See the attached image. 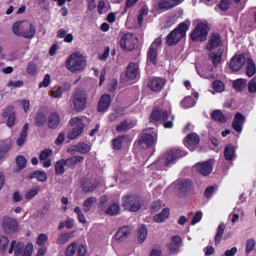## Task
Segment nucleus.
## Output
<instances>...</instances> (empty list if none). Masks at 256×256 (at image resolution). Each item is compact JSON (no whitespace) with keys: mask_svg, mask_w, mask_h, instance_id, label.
<instances>
[{"mask_svg":"<svg viewBox=\"0 0 256 256\" xmlns=\"http://www.w3.org/2000/svg\"><path fill=\"white\" fill-rule=\"evenodd\" d=\"M60 120L59 116L56 113L53 112L48 118V126L50 128L54 129L58 126Z\"/></svg>","mask_w":256,"mask_h":256,"instance_id":"obj_24","label":"nucleus"},{"mask_svg":"<svg viewBox=\"0 0 256 256\" xmlns=\"http://www.w3.org/2000/svg\"><path fill=\"white\" fill-rule=\"evenodd\" d=\"M126 140V136H121L113 140V148L115 150H120L124 140Z\"/></svg>","mask_w":256,"mask_h":256,"instance_id":"obj_45","label":"nucleus"},{"mask_svg":"<svg viewBox=\"0 0 256 256\" xmlns=\"http://www.w3.org/2000/svg\"><path fill=\"white\" fill-rule=\"evenodd\" d=\"M248 90L250 93L256 92V76L248 82Z\"/></svg>","mask_w":256,"mask_h":256,"instance_id":"obj_54","label":"nucleus"},{"mask_svg":"<svg viewBox=\"0 0 256 256\" xmlns=\"http://www.w3.org/2000/svg\"><path fill=\"white\" fill-rule=\"evenodd\" d=\"M33 250V245L31 243L28 244L26 246L24 252L22 254V256H30Z\"/></svg>","mask_w":256,"mask_h":256,"instance_id":"obj_58","label":"nucleus"},{"mask_svg":"<svg viewBox=\"0 0 256 256\" xmlns=\"http://www.w3.org/2000/svg\"><path fill=\"white\" fill-rule=\"evenodd\" d=\"M96 188V186L90 182H86L82 184V188L86 192L93 191Z\"/></svg>","mask_w":256,"mask_h":256,"instance_id":"obj_56","label":"nucleus"},{"mask_svg":"<svg viewBox=\"0 0 256 256\" xmlns=\"http://www.w3.org/2000/svg\"><path fill=\"white\" fill-rule=\"evenodd\" d=\"M184 155L180 150H174L168 152L161 156L156 162V164L160 165L162 169L164 166H168L173 164L176 158H181Z\"/></svg>","mask_w":256,"mask_h":256,"instance_id":"obj_5","label":"nucleus"},{"mask_svg":"<svg viewBox=\"0 0 256 256\" xmlns=\"http://www.w3.org/2000/svg\"><path fill=\"white\" fill-rule=\"evenodd\" d=\"M26 70L28 74L31 75L34 74L36 71V64L34 62H29Z\"/></svg>","mask_w":256,"mask_h":256,"instance_id":"obj_59","label":"nucleus"},{"mask_svg":"<svg viewBox=\"0 0 256 256\" xmlns=\"http://www.w3.org/2000/svg\"><path fill=\"white\" fill-rule=\"evenodd\" d=\"M212 160L203 162L197 163L195 164L196 170L203 176H207L212 171Z\"/></svg>","mask_w":256,"mask_h":256,"instance_id":"obj_15","label":"nucleus"},{"mask_svg":"<svg viewBox=\"0 0 256 256\" xmlns=\"http://www.w3.org/2000/svg\"><path fill=\"white\" fill-rule=\"evenodd\" d=\"M86 66V61L84 56L78 52L70 54L66 61V68L72 72H76L84 70Z\"/></svg>","mask_w":256,"mask_h":256,"instance_id":"obj_1","label":"nucleus"},{"mask_svg":"<svg viewBox=\"0 0 256 256\" xmlns=\"http://www.w3.org/2000/svg\"><path fill=\"white\" fill-rule=\"evenodd\" d=\"M12 200L14 202H19L22 200V195L18 192H14L12 195Z\"/></svg>","mask_w":256,"mask_h":256,"instance_id":"obj_64","label":"nucleus"},{"mask_svg":"<svg viewBox=\"0 0 256 256\" xmlns=\"http://www.w3.org/2000/svg\"><path fill=\"white\" fill-rule=\"evenodd\" d=\"M77 248V244L76 242H72L68 246L65 250L66 256H73Z\"/></svg>","mask_w":256,"mask_h":256,"instance_id":"obj_47","label":"nucleus"},{"mask_svg":"<svg viewBox=\"0 0 256 256\" xmlns=\"http://www.w3.org/2000/svg\"><path fill=\"white\" fill-rule=\"evenodd\" d=\"M52 150L50 149H46L42 151L40 156V160H47V158L52 154Z\"/></svg>","mask_w":256,"mask_h":256,"instance_id":"obj_57","label":"nucleus"},{"mask_svg":"<svg viewBox=\"0 0 256 256\" xmlns=\"http://www.w3.org/2000/svg\"><path fill=\"white\" fill-rule=\"evenodd\" d=\"M147 236V230L144 226H140L138 229V241L140 244L143 242Z\"/></svg>","mask_w":256,"mask_h":256,"instance_id":"obj_37","label":"nucleus"},{"mask_svg":"<svg viewBox=\"0 0 256 256\" xmlns=\"http://www.w3.org/2000/svg\"><path fill=\"white\" fill-rule=\"evenodd\" d=\"M130 233L129 227L124 226L116 234L115 238L116 240L122 241L127 238Z\"/></svg>","mask_w":256,"mask_h":256,"instance_id":"obj_23","label":"nucleus"},{"mask_svg":"<svg viewBox=\"0 0 256 256\" xmlns=\"http://www.w3.org/2000/svg\"><path fill=\"white\" fill-rule=\"evenodd\" d=\"M211 118L215 121L220 123L226 122L228 119V117L225 116L219 110L213 111L211 114Z\"/></svg>","mask_w":256,"mask_h":256,"instance_id":"obj_26","label":"nucleus"},{"mask_svg":"<svg viewBox=\"0 0 256 256\" xmlns=\"http://www.w3.org/2000/svg\"><path fill=\"white\" fill-rule=\"evenodd\" d=\"M164 79L160 78H150L147 83V86L149 88L154 92H159L160 90L165 84Z\"/></svg>","mask_w":256,"mask_h":256,"instance_id":"obj_12","label":"nucleus"},{"mask_svg":"<svg viewBox=\"0 0 256 256\" xmlns=\"http://www.w3.org/2000/svg\"><path fill=\"white\" fill-rule=\"evenodd\" d=\"M182 243V239L180 236H172L171 238V242L167 245L170 253L172 254L178 253Z\"/></svg>","mask_w":256,"mask_h":256,"instance_id":"obj_16","label":"nucleus"},{"mask_svg":"<svg viewBox=\"0 0 256 256\" xmlns=\"http://www.w3.org/2000/svg\"><path fill=\"white\" fill-rule=\"evenodd\" d=\"M174 118V116L168 114L166 110L156 108L154 109L150 118L152 122H164L163 126L164 128H170L173 126Z\"/></svg>","mask_w":256,"mask_h":256,"instance_id":"obj_2","label":"nucleus"},{"mask_svg":"<svg viewBox=\"0 0 256 256\" xmlns=\"http://www.w3.org/2000/svg\"><path fill=\"white\" fill-rule=\"evenodd\" d=\"M74 148L76 151L82 154H86L90 150V146L84 142L76 144Z\"/></svg>","mask_w":256,"mask_h":256,"instance_id":"obj_34","label":"nucleus"},{"mask_svg":"<svg viewBox=\"0 0 256 256\" xmlns=\"http://www.w3.org/2000/svg\"><path fill=\"white\" fill-rule=\"evenodd\" d=\"M96 202V199L94 197H90L87 198L84 202V212L89 211L92 207L93 204Z\"/></svg>","mask_w":256,"mask_h":256,"instance_id":"obj_46","label":"nucleus"},{"mask_svg":"<svg viewBox=\"0 0 256 256\" xmlns=\"http://www.w3.org/2000/svg\"><path fill=\"white\" fill-rule=\"evenodd\" d=\"M34 120V125L37 126H42L46 124L47 118L44 114L38 113Z\"/></svg>","mask_w":256,"mask_h":256,"instance_id":"obj_35","label":"nucleus"},{"mask_svg":"<svg viewBox=\"0 0 256 256\" xmlns=\"http://www.w3.org/2000/svg\"><path fill=\"white\" fill-rule=\"evenodd\" d=\"M12 141L10 139L8 138L3 141H1L0 143V149L4 152L5 154L10 150L12 147Z\"/></svg>","mask_w":256,"mask_h":256,"instance_id":"obj_44","label":"nucleus"},{"mask_svg":"<svg viewBox=\"0 0 256 256\" xmlns=\"http://www.w3.org/2000/svg\"><path fill=\"white\" fill-rule=\"evenodd\" d=\"M190 182L188 180H183L178 182L176 188L182 192H185L190 188Z\"/></svg>","mask_w":256,"mask_h":256,"instance_id":"obj_29","label":"nucleus"},{"mask_svg":"<svg viewBox=\"0 0 256 256\" xmlns=\"http://www.w3.org/2000/svg\"><path fill=\"white\" fill-rule=\"evenodd\" d=\"M220 36L217 34H211L210 36L208 43L206 44V49L211 50L222 44Z\"/></svg>","mask_w":256,"mask_h":256,"instance_id":"obj_19","label":"nucleus"},{"mask_svg":"<svg viewBox=\"0 0 256 256\" xmlns=\"http://www.w3.org/2000/svg\"><path fill=\"white\" fill-rule=\"evenodd\" d=\"M202 213L200 211H198L196 212L194 217L193 218L191 224L192 225H194L197 222H198L202 218Z\"/></svg>","mask_w":256,"mask_h":256,"instance_id":"obj_63","label":"nucleus"},{"mask_svg":"<svg viewBox=\"0 0 256 256\" xmlns=\"http://www.w3.org/2000/svg\"><path fill=\"white\" fill-rule=\"evenodd\" d=\"M48 240V236L47 235L45 234H40L38 235L36 242L38 246H42Z\"/></svg>","mask_w":256,"mask_h":256,"instance_id":"obj_53","label":"nucleus"},{"mask_svg":"<svg viewBox=\"0 0 256 256\" xmlns=\"http://www.w3.org/2000/svg\"><path fill=\"white\" fill-rule=\"evenodd\" d=\"M156 134L144 132L138 141V144L142 148H146L152 146L156 142Z\"/></svg>","mask_w":256,"mask_h":256,"instance_id":"obj_11","label":"nucleus"},{"mask_svg":"<svg viewBox=\"0 0 256 256\" xmlns=\"http://www.w3.org/2000/svg\"><path fill=\"white\" fill-rule=\"evenodd\" d=\"M162 38L159 36L150 46L147 52V61L156 65L157 63L158 50L162 45Z\"/></svg>","mask_w":256,"mask_h":256,"instance_id":"obj_8","label":"nucleus"},{"mask_svg":"<svg viewBox=\"0 0 256 256\" xmlns=\"http://www.w3.org/2000/svg\"><path fill=\"white\" fill-rule=\"evenodd\" d=\"M119 210V206L116 204H113L110 206L106 209V213L112 216L118 213Z\"/></svg>","mask_w":256,"mask_h":256,"instance_id":"obj_50","label":"nucleus"},{"mask_svg":"<svg viewBox=\"0 0 256 256\" xmlns=\"http://www.w3.org/2000/svg\"><path fill=\"white\" fill-rule=\"evenodd\" d=\"M40 190V186H35L28 189L25 193L24 196L26 199L30 200L36 196Z\"/></svg>","mask_w":256,"mask_h":256,"instance_id":"obj_33","label":"nucleus"},{"mask_svg":"<svg viewBox=\"0 0 256 256\" xmlns=\"http://www.w3.org/2000/svg\"><path fill=\"white\" fill-rule=\"evenodd\" d=\"M25 245L22 242H18L12 240L10 244V246L8 250V253L12 254L14 251L15 256H22Z\"/></svg>","mask_w":256,"mask_h":256,"instance_id":"obj_18","label":"nucleus"},{"mask_svg":"<svg viewBox=\"0 0 256 256\" xmlns=\"http://www.w3.org/2000/svg\"><path fill=\"white\" fill-rule=\"evenodd\" d=\"M36 178L38 181L44 182L46 179V174L43 171H36L34 172L30 178Z\"/></svg>","mask_w":256,"mask_h":256,"instance_id":"obj_48","label":"nucleus"},{"mask_svg":"<svg viewBox=\"0 0 256 256\" xmlns=\"http://www.w3.org/2000/svg\"><path fill=\"white\" fill-rule=\"evenodd\" d=\"M70 124L74 128L68 132V138L70 139H74L82 132L84 124L82 119L78 117L72 118Z\"/></svg>","mask_w":256,"mask_h":256,"instance_id":"obj_9","label":"nucleus"},{"mask_svg":"<svg viewBox=\"0 0 256 256\" xmlns=\"http://www.w3.org/2000/svg\"><path fill=\"white\" fill-rule=\"evenodd\" d=\"M170 210L164 208L160 214H157L154 217V220L156 222H162L168 218Z\"/></svg>","mask_w":256,"mask_h":256,"instance_id":"obj_28","label":"nucleus"},{"mask_svg":"<svg viewBox=\"0 0 256 256\" xmlns=\"http://www.w3.org/2000/svg\"><path fill=\"white\" fill-rule=\"evenodd\" d=\"M246 74L248 77L252 76L256 72V68L253 60L248 58L246 60Z\"/></svg>","mask_w":256,"mask_h":256,"instance_id":"obj_27","label":"nucleus"},{"mask_svg":"<svg viewBox=\"0 0 256 256\" xmlns=\"http://www.w3.org/2000/svg\"><path fill=\"white\" fill-rule=\"evenodd\" d=\"M214 89L218 92H222L224 90V86L220 80H216L213 83Z\"/></svg>","mask_w":256,"mask_h":256,"instance_id":"obj_51","label":"nucleus"},{"mask_svg":"<svg viewBox=\"0 0 256 256\" xmlns=\"http://www.w3.org/2000/svg\"><path fill=\"white\" fill-rule=\"evenodd\" d=\"M225 228L226 226L224 223H221L218 226L216 234L214 237V243L216 245L218 244L220 242Z\"/></svg>","mask_w":256,"mask_h":256,"instance_id":"obj_31","label":"nucleus"},{"mask_svg":"<svg viewBox=\"0 0 256 256\" xmlns=\"http://www.w3.org/2000/svg\"><path fill=\"white\" fill-rule=\"evenodd\" d=\"M188 30V25L185 22L179 24L176 28L171 32L166 37V42L169 46L177 44L180 39L186 36Z\"/></svg>","mask_w":256,"mask_h":256,"instance_id":"obj_3","label":"nucleus"},{"mask_svg":"<svg viewBox=\"0 0 256 256\" xmlns=\"http://www.w3.org/2000/svg\"><path fill=\"white\" fill-rule=\"evenodd\" d=\"M222 52L218 50L217 52H210L209 54L210 58L212 62V64L214 66H216L220 62L222 59Z\"/></svg>","mask_w":256,"mask_h":256,"instance_id":"obj_38","label":"nucleus"},{"mask_svg":"<svg viewBox=\"0 0 256 256\" xmlns=\"http://www.w3.org/2000/svg\"><path fill=\"white\" fill-rule=\"evenodd\" d=\"M2 228L6 234H12L18 228L16 221L10 218H5L2 222Z\"/></svg>","mask_w":256,"mask_h":256,"instance_id":"obj_14","label":"nucleus"},{"mask_svg":"<svg viewBox=\"0 0 256 256\" xmlns=\"http://www.w3.org/2000/svg\"><path fill=\"white\" fill-rule=\"evenodd\" d=\"M65 166H66L65 160L61 159L57 161L54 164L56 174L57 175H61L64 174L65 171Z\"/></svg>","mask_w":256,"mask_h":256,"instance_id":"obj_32","label":"nucleus"},{"mask_svg":"<svg viewBox=\"0 0 256 256\" xmlns=\"http://www.w3.org/2000/svg\"><path fill=\"white\" fill-rule=\"evenodd\" d=\"M200 141L198 136L194 132L188 134L184 140L185 146L190 150H193Z\"/></svg>","mask_w":256,"mask_h":256,"instance_id":"obj_17","label":"nucleus"},{"mask_svg":"<svg viewBox=\"0 0 256 256\" xmlns=\"http://www.w3.org/2000/svg\"><path fill=\"white\" fill-rule=\"evenodd\" d=\"M8 242L6 237L4 236H0V250L4 252L6 250Z\"/></svg>","mask_w":256,"mask_h":256,"instance_id":"obj_55","label":"nucleus"},{"mask_svg":"<svg viewBox=\"0 0 256 256\" xmlns=\"http://www.w3.org/2000/svg\"><path fill=\"white\" fill-rule=\"evenodd\" d=\"M224 155L227 160H232L235 156V149L231 144L226 146L224 150Z\"/></svg>","mask_w":256,"mask_h":256,"instance_id":"obj_30","label":"nucleus"},{"mask_svg":"<svg viewBox=\"0 0 256 256\" xmlns=\"http://www.w3.org/2000/svg\"><path fill=\"white\" fill-rule=\"evenodd\" d=\"M255 246V241L254 239H248L246 242V252L249 254L254 248Z\"/></svg>","mask_w":256,"mask_h":256,"instance_id":"obj_52","label":"nucleus"},{"mask_svg":"<svg viewBox=\"0 0 256 256\" xmlns=\"http://www.w3.org/2000/svg\"><path fill=\"white\" fill-rule=\"evenodd\" d=\"M110 53V48L108 47H106L103 53L99 54L98 58L101 60H106L108 58Z\"/></svg>","mask_w":256,"mask_h":256,"instance_id":"obj_61","label":"nucleus"},{"mask_svg":"<svg viewBox=\"0 0 256 256\" xmlns=\"http://www.w3.org/2000/svg\"><path fill=\"white\" fill-rule=\"evenodd\" d=\"M245 62L244 55L243 54L236 55L232 58L230 68L232 70L237 72L242 68Z\"/></svg>","mask_w":256,"mask_h":256,"instance_id":"obj_13","label":"nucleus"},{"mask_svg":"<svg viewBox=\"0 0 256 256\" xmlns=\"http://www.w3.org/2000/svg\"><path fill=\"white\" fill-rule=\"evenodd\" d=\"M16 161L18 166L16 172H19L26 167L27 160L24 156H17Z\"/></svg>","mask_w":256,"mask_h":256,"instance_id":"obj_36","label":"nucleus"},{"mask_svg":"<svg viewBox=\"0 0 256 256\" xmlns=\"http://www.w3.org/2000/svg\"><path fill=\"white\" fill-rule=\"evenodd\" d=\"M246 80L244 79H238L233 82V87L238 91H241L246 86Z\"/></svg>","mask_w":256,"mask_h":256,"instance_id":"obj_39","label":"nucleus"},{"mask_svg":"<svg viewBox=\"0 0 256 256\" xmlns=\"http://www.w3.org/2000/svg\"><path fill=\"white\" fill-rule=\"evenodd\" d=\"M50 82V76L48 74H46L44 76L43 80L39 84L38 86L40 88H41L43 86L46 87L48 86Z\"/></svg>","mask_w":256,"mask_h":256,"instance_id":"obj_60","label":"nucleus"},{"mask_svg":"<svg viewBox=\"0 0 256 256\" xmlns=\"http://www.w3.org/2000/svg\"><path fill=\"white\" fill-rule=\"evenodd\" d=\"M208 34V26L203 23L198 24L191 34V38L194 41L202 42L206 40Z\"/></svg>","mask_w":256,"mask_h":256,"instance_id":"obj_10","label":"nucleus"},{"mask_svg":"<svg viewBox=\"0 0 256 256\" xmlns=\"http://www.w3.org/2000/svg\"><path fill=\"white\" fill-rule=\"evenodd\" d=\"M110 95L108 94H103L100 98L97 110L98 112H106L110 106Z\"/></svg>","mask_w":256,"mask_h":256,"instance_id":"obj_20","label":"nucleus"},{"mask_svg":"<svg viewBox=\"0 0 256 256\" xmlns=\"http://www.w3.org/2000/svg\"><path fill=\"white\" fill-rule=\"evenodd\" d=\"M139 73L138 66L134 62H130L127 66L126 75L130 79H134Z\"/></svg>","mask_w":256,"mask_h":256,"instance_id":"obj_22","label":"nucleus"},{"mask_svg":"<svg viewBox=\"0 0 256 256\" xmlns=\"http://www.w3.org/2000/svg\"><path fill=\"white\" fill-rule=\"evenodd\" d=\"M143 204V200L140 196L128 194L122 199V206L130 212L138 211Z\"/></svg>","mask_w":256,"mask_h":256,"instance_id":"obj_4","label":"nucleus"},{"mask_svg":"<svg viewBox=\"0 0 256 256\" xmlns=\"http://www.w3.org/2000/svg\"><path fill=\"white\" fill-rule=\"evenodd\" d=\"M27 25L29 27V30L23 32H22V34L24 38H32L35 34L36 28L31 24H28Z\"/></svg>","mask_w":256,"mask_h":256,"instance_id":"obj_40","label":"nucleus"},{"mask_svg":"<svg viewBox=\"0 0 256 256\" xmlns=\"http://www.w3.org/2000/svg\"><path fill=\"white\" fill-rule=\"evenodd\" d=\"M84 157L82 156H73L65 160L66 166L68 167L73 168L78 164L83 162Z\"/></svg>","mask_w":256,"mask_h":256,"instance_id":"obj_25","label":"nucleus"},{"mask_svg":"<svg viewBox=\"0 0 256 256\" xmlns=\"http://www.w3.org/2000/svg\"><path fill=\"white\" fill-rule=\"evenodd\" d=\"M138 42V38L134 35L128 32L121 38L120 44L122 49L131 51L136 47Z\"/></svg>","mask_w":256,"mask_h":256,"instance_id":"obj_6","label":"nucleus"},{"mask_svg":"<svg viewBox=\"0 0 256 256\" xmlns=\"http://www.w3.org/2000/svg\"><path fill=\"white\" fill-rule=\"evenodd\" d=\"M196 101L190 96L186 97L180 102V105L184 108H189L194 106Z\"/></svg>","mask_w":256,"mask_h":256,"instance_id":"obj_42","label":"nucleus"},{"mask_svg":"<svg viewBox=\"0 0 256 256\" xmlns=\"http://www.w3.org/2000/svg\"><path fill=\"white\" fill-rule=\"evenodd\" d=\"M72 100L75 110L78 112H81L85 108L87 96L85 92L78 90L72 94Z\"/></svg>","mask_w":256,"mask_h":256,"instance_id":"obj_7","label":"nucleus"},{"mask_svg":"<svg viewBox=\"0 0 256 256\" xmlns=\"http://www.w3.org/2000/svg\"><path fill=\"white\" fill-rule=\"evenodd\" d=\"M174 7L170 0H160L158 4V8L163 10H168Z\"/></svg>","mask_w":256,"mask_h":256,"instance_id":"obj_41","label":"nucleus"},{"mask_svg":"<svg viewBox=\"0 0 256 256\" xmlns=\"http://www.w3.org/2000/svg\"><path fill=\"white\" fill-rule=\"evenodd\" d=\"M245 120L244 116L240 113H237L234 117L232 124L233 128L236 132H240L242 130V126Z\"/></svg>","mask_w":256,"mask_h":256,"instance_id":"obj_21","label":"nucleus"},{"mask_svg":"<svg viewBox=\"0 0 256 256\" xmlns=\"http://www.w3.org/2000/svg\"><path fill=\"white\" fill-rule=\"evenodd\" d=\"M230 4V0H222L219 4V6L222 10H225L228 8Z\"/></svg>","mask_w":256,"mask_h":256,"instance_id":"obj_62","label":"nucleus"},{"mask_svg":"<svg viewBox=\"0 0 256 256\" xmlns=\"http://www.w3.org/2000/svg\"><path fill=\"white\" fill-rule=\"evenodd\" d=\"M70 238V234L68 233H62L57 240V244L62 245L68 242Z\"/></svg>","mask_w":256,"mask_h":256,"instance_id":"obj_49","label":"nucleus"},{"mask_svg":"<svg viewBox=\"0 0 256 256\" xmlns=\"http://www.w3.org/2000/svg\"><path fill=\"white\" fill-rule=\"evenodd\" d=\"M132 127L130 122L127 120L121 122L120 124L116 126V130L118 132H122L129 130Z\"/></svg>","mask_w":256,"mask_h":256,"instance_id":"obj_43","label":"nucleus"}]
</instances>
